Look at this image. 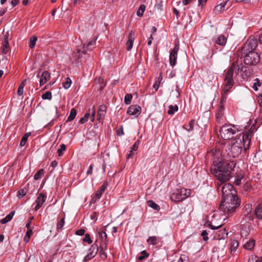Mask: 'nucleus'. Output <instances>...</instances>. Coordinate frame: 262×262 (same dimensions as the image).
I'll use <instances>...</instances> for the list:
<instances>
[{
  "label": "nucleus",
  "instance_id": "09e8293b",
  "mask_svg": "<svg viewBox=\"0 0 262 262\" xmlns=\"http://www.w3.org/2000/svg\"><path fill=\"white\" fill-rule=\"evenodd\" d=\"M163 3L162 1H160L159 2H157L155 8L157 9L159 11H161L163 10Z\"/></svg>",
  "mask_w": 262,
  "mask_h": 262
},
{
  "label": "nucleus",
  "instance_id": "1a4fd4ad",
  "mask_svg": "<svg viewBox=\"0 0 262 262\" xmlns=\"http://www.w3.org/2000/svg\"><path fill=\"white\" fill-rule=\"evenodd\" d=\"M255 129V125H252L250 128L245 133L241 134L240 136L242 137L244 142V148L245 150L248 149L251 143V137Z\"/></svg>",
  "mask_w": 262,
  "mask_h": 262
},
{
  "label": "nucleus",
  "instance_id": "a18cd8bd",
  "mask_svg": "<svg viewBox=\"0 0 262 262\" xmlns=\"http://www.w3.org/2000/svg\"><path fill=\"white\" fill-rule=\"evenodd\" d=\"M90 113H86L85 115L80 119L79 123H80L81 124H83L85 123L88 121V118L90 117Z\"/></svg>",
  "mask_w": 262,
  "mask_h": 262
},
{
  "label": "nucleus",
  "instance_id": "72a5a7b5",
  "mask_svg": "<svg viewBox=\"0 0 262 262\" xmlns=\"http://www.w3.org/2000/svg\"><path fill=\"white\" fill-rule=\"evenodd\" d=\"M249 235V230L246 227H243L241 230V235L243 239H246V237Z\"/></svg>",
  "mask_w": 262,
  "mask_h": 262
},
{
  "label": "nucleus",
  "instance_id": "473e14b6",
  "mask_svg": "<svg viewBox=\"0 0 262 262\" xmlns=\"http://www.w3.org/2000/svg\"><path fill=\"white\" fill-rule=\"evenodd\" d=\"M178 106L177 105H175L174 106H173V105H169V110L167 112V113L169 114V115H173L174 114V113L178 111Z\"/></svg>",
  "mask_w": 262,
  "mask_h": 262
},
{
  "label": "nucleus",
  "instance_id": "412c9836",
  "mask_svg": "<svg viewBox=\"0 0 262 262\" xmlns=\"http://www.w3.org/2000/svg\"><path fill=\"white\" fill-rule=\"evenodd\" d=\"M50 77V74L48 71H45L43 72L40 78V86L43 85L48 80H49Z\"/></svg>",
  "mask_w": 262,
  "mask_h": 262
},
{
  "label": "nucleus",
  "instance_id": "2eb2a0df",
  "mask_svg": "<svg viewBox=\"0 0 262 262\" xmlns=\"http://www.w3.org/2000/svg\"><path fill=\"white\" fill-rule=\"evenodd\" d=\"M233 85V84H232L228 83H225L222 93V98L220 101L221 103L224 104L226 102L227 95L229 93L230 90L232 88Z\"/></svg>",
  "mask_w": 262,
  "mask_h": 262
},
{
  "label": "nucleus",
  "instance_id": "393cba45",
  "mask_svg": "<svg viewBox=\"0 0 262 262\" xmlns=\"http://www.w3.org/2000/svg\"><path fill=\"white\" fill-rule=\"evenodd\" d=\"M232 64H234V70H235L236 74L243 70L244 68L241 61L240 62L239 61L233 62Z\"/></svg>",
  "mask_w": 262,
  "mask_h": 262
},
{
  "label": "nucleus",
  "instance_id": "680f3d73",
  "mask_svg": "<svg viewBox=\"0 0 262 262\" xmlns=\"http://www.w3.org/2000/svg\"><path fill=\"white\" fill-rule=\"evenodd\" d=\"M96 39H93L92 40H91L88 43V45H86V50H88L89 49V47L90 46H92L93 45H94L96 41Z\"/></svg>",
  "mask_w": 262,
  "mask_h": 262
},
{
  "label": "nucleus",
  "instance_id": "c85d7f7f",
  "mask_svg": "<svg viewBox=\"0 0 262 262\" xmlns=\"http://www.w3.org/2000/svg\"><path fill=\"white\" fill-rule=\"evenodd\" d=\"M76 114H77L76 110L74 108H73L71 110L70 115H69V117H68V119H67V120L66 121V122L71 121L73 120H74V119L75 118V117L76 116Z\"/></svg>",
  "mask_w": 262,
  "mask_h": 262
},
{
  "label": "nucleus",
  "instance_id": "6e6552de",
  "mask_svg": "<svg viewBox=\"0 0 262 262\" xmlns=\"http://www.w3.org/2000/svg\"><path fill=\"white\" fill-rule=\"evenodd\" d=\"M244 56V62L247 65H255L260 60L259 55L255 52H252L249 54L243 55Z\"/></svg>",
  "mask_w": 262,
  "mask_h": 262
},
{
  "label": "nucleus",
  "instance_id": "bf43d9fd",
  "mask_svg": "<svg viewBox=\"0 0 262 262\" xmlns=\"http://www.w3.org/2000/svg\"><path fill=\"white\" fill-rule=\"evenodd\" d=\"M85 233V230L83 229H80L76 231V234L78 235H83Z\"/></svg>",
  "mask_w": 262,
  "mask_h": 262
},
{
  "label": "nucleus",
  "instance_id": "9d476101",
  "mask_svg": "<svg viewBox=\"0 0 262 262\" xmlns=\"http://www.w3.org/2000/svg\"><path fill=\"white\" fill-rule=\"evenodd\" d=\"M255 129V125H252L250 128L245 133L241 134L240 136L242 137L244 142V148L245 150L248 149L251 143V137Z\"/></svg>",
  "mask_w": 262,
  "mask_h": 262
},
{
  "label": "nucleus",
  "instance_id": "7c9ffc66",
  "mask_svg": "<svg viewBox=\"0 0 262 262\" xmlns=\"http://www.w3.org/2000/svg\"><path fill=\"white\" fill-rule=\"evenodd\" d=\"M26 79L24 80L21 83L19 84L18 90L17 94L18 95H22L24 92V88L26 84Z\"/></svg>",
  "mask_w": 262,
  "mask_h": 262
},
{
  "label": "nucleus",
  "instance_id": "f03ea898",
  "mask_svg": "<svg viewBox=\"0 0 262 262\" xmlns=\"http://www.w3.org/2000/svg\"><path fill=\"white\" fill-rule=\"evenodd\" d=\"M240 205V202L237 196H234L229 199L223 200L219 206L220 211L225 214H230L233 212L236 208Z\"/></svg>",
  "mask_w": 262,
  "mask_h": 262
},
{
  "label": "nucleus",
  "instance_id": "423d86ee",
  "mask_svg": "<svg viewBox=\"0 0 262 262\" xmlns=\"http://www.w3.org/2000/svg\"><path fill=\"white\" fill-rule=\"evenodd\" d=\"M257 46V41L256 39L250 38L247 40L242 50L243 55L249 54V53L254 52Z\"/></svg>",
  "mask_w": 262,
  "mask_h": 262
},
{
  "label": "nucleus",
  "instance_id": "f704fd0d",
  "mask_svg": "<svg viewBox=\"0 0 262 262\" xmlns=\"http://www.w3.org/2000/svg\"><path fill=\"white\" fill-rule=\"evenodd\" d=\"M9 46V45L8 40H7V38H5V40L4 41L3 49V51H2V52L4 54H6L8 52Z\"/></svg>",
  "mask_w": 262,
  "mask_h": 262
},
{
  "label": "nucleus",
  "instance_id": "0e129e2a",
  "mask_svg": "<svg viewBox=\"0 0 262 262\" xmlns=\"http://www.w3.org/2000/svg\"><path fill=\"white\" fill-rule=\"evenodd\" d=\"M244 73H245V76L248 77L250 76L251 72L249 69H246V68L245 69Z\"/></svg>",
  "mask_w": 262,
  "mask_h": 262
},
{
  "label": "nucleus",
  "instance_id": "a19ab883",
  "mask_svg": "<svg viewBox=\"0 0 262 262\" xmlns=\"http://www.w3.org/2000/svg\"><path fill=\"white\" fill-rule=\"evenodd\" d=\"M261 84V82H260V81L259 80V79L258 78H256L255 80H254V82L253 83V89L255 90V91H257L258 90V86H260Z\"/></svg>",
  "mask_w": 262,
  "mask_h": 262
},
{
  "label": "nucleus",
  "instance_id": "ddd939ff",
  "mask_svg": "<svg viewBox=\"0 0 262 262\" xmlns=\"http://www.w3.org/2000/svg\"><path fill=\"white\" fill-rule=\"evenodd\" d=\"M141 107L137 105H130L127 111V113L129 115L138 117L141 113Z\"/></svg>",
  "mask_w": 262,
  "mask_h": 262
},
{
  "label": "nucleus",
  "instance_id": "58836bf2",
  "mask_svg": "<svg viewBox=\"0 0 262 262\" xmlns=\"http://www.w3.org/2000/svg\"><path fill=\"white\" fill-rule=\"evenodd\" d=\"M37 40V38L36 36H34L32 37L31 38H30V43H29V47L31 49H32L34 47V46L36 45V42Z\"/></svg>",
  "mask_w": 262,
  "mask_h": 262
},
{
  "label": "nucleus",
  "instance_id": "de8ad7c7",
  "mask_svg": "<svg viewBox=\"0 0 262 262\" xmlns=\"http://www.w3.org/2000/svg\"><path fill=\"white\" fill-rule=\"evenodd\" d=\"M66 149V146L62 144L60 145V147L59 149L57 150V153L58 154L59 156H61L62 155V151H65Z\"/></svg>",
  "mask_w": 262,
  "mask_h": 262
},
{
  "label": "nucleus",
  "instance_id": "338daca9",
  "mask_svg": "<svg viewBox=\"0 0 262 262\" xmlns=\"http://www.w3.org/2000/svg\"><path fill=\"white\" fill-rule=\"evenodd\" d=\"M93 168V165L92 164L90 165V166H89V168L86 172L87 174L89 175V174H92Z\"/></svg>",
  "mask_w": 262,
  "mask_h": 262
},
{
  "label": "nucleus",
  "instance_id": "6ab92c4d",
  "mask_svg": "<svg viewBox=\"0 0 262 262\" xmlns=\"http://www.w3.org/2000/svg\"><path fill=\"white\" fill-rule=\"evenodd\" d=\"M225 107L224 104L221 103L218 108L217 112L216 114V120L218 122H221L223 120V117L224 114Z\"/></svg>",
  "mask_w": 262,
  "mask_h": 262
},
{
  "label": "nucleus",
  "instance_id": "b1692460",
  "mask_svg": "<svg viewBox=\"0 0 262 262\" xmlns=\"http://www.w3.org/2000/svg\"><path fill=\"white\" fill-rule=\"evenodd\" d=\"M159 238L156 236H150L146 241L149 245L152 246L156 245L158 244Z\"/></svg>",
  "mask_w": 262,
  "mask_h": 262
},
{
  "label": "nucleus",
  "instance_id": "603ef678",
  "mask_svg": "<svg viewBox=\"0 0 262 262\" xmlns=\"http://www.w3.org/2000/svg\"><path fill=\"white\" fill-rule=\"evenodd\" d=\"M243 178V176L242 175L237 176L234 182V184L237 186L239 185L241 183V180Z\"/></svg>",
  "mask_w": 262,
  "mask_h": 262
},
{
  "label": "nucleus",
  "instance_id": "7ed1b4c3",
  "mask_svg": "<svg viewBox=\"0 0 262 262\" xmlns=\"http://www.w3.org/2000/svg\"><path fill=\"white\" fill-rule=\"evenodd\" d=\"M232 143L230 152L228 153V155L230 157L237 158L241 154L243 146L244 147V142L242 139V137L239 136L238 138H235Z\"/></svg>",
  "mask_w": 262,
  "mask_h": 262
},
{
  "label": "nucleus",
  "instance_id": "6e6d98bb",
  "mask_svg": "<svg viewBox=\"0 0 262 262\" xmlns=\"http://www.w3.org/2000/svg\"><path fill=\"white\" fill-rule=\"evenodd\" d=\"M139 144V141H136L135 142V143L134 144V145H133L130 150H132L134 151H136L138 148Z\"/></svg>",
  "mask_w": 262,
  "mask_h": 262
},
{
  "label": "nucleus",
  "instance_id": "79ce46f5",
  "mask_svg": "<svg viewBox=\"0 0 262 262\" xmlns=\"http://www.w3.org/2000/svg\"><path fill=\"white\" fill-rule=\"evenodd\" d=\"M99 237L101 239L102 241H104L106 239L107 235L105 231L103 230H99L98 231Z\"/></svg>",
  "mask_w": 262,
  "mask_h": 262
},
{
  "label": "nucleus",
  "instance_id": "f257e3e1",
  "mask_svg": "<svg viewBox=\"0 0 262 262\" xmlns=\"http://www.w3.org/2000/svg\"><path fill=\"white\" fill-rule=\"evenodd\" d=\"M235 166V163L234 162L231 161L229 162V163L220 164L217 170L215 171V170H214V171L212 172L215 173L217 180L221 183L219 188L221 186L223 200H225L226 199L237 196L235 194V190L233 189V186L231 184L226 183L221 186L223 183L229 181L231 177V172Z\"/></svg>",
  "mask_w": 262,
  "mask_h": 262
},
{
  "label": "nucleus",
  "instance_id": "f8f14e48",
  "mask_svg": "<svg viewBox=\"0 0 262 262\" xmlns=\"http://www.w3.org/2000/svg\"><path fill=\"white\" fill-rule=\"evenodd\" d=\"M107 107L104 104H101L99 106L97 120L99 123H103L106 114Z\"/></svg>",
  "mask_w": 262,
  "mask_h": 262
},
{
  "label": "nucleus",
  "instance_id": "5fc2aeb1",
  "mask_svg": "<svg viewBox=\"0 0 262 262\" xmlns=\"http://www.w3.org/2000/svg\"><path fill=\"white\" fill-rule=\"evenodd\" d=\"M201 236L203 237V239L204 241H207L208 239V232L206 230H203L201 234Z\"/></svg>",
  "mask_w": 262,
  "mask_h": 262
},
{
  "label": "nucleus",
  "instance_id": "774afa93",
  "mask_svg": "<svg viewBox=\"0 0 262 262\" xmlns=\"http://www.w3.org/2000/svg\"><path fill=\"white\" fill-rule=\"evenodd\" d=\"M258 101L260 106L262 107V94L258 97Z\"/></svg>",
  "mask_w": 262,
  "mask_h": 262
},
{
  "label": "nucleus",
  "instance_id": "864d4df0",
  "mask_svg": "<svg viewBox=\"0 0 262 262\" xmlns=\"http://www.w3.org/2000/svg\"><path fill=\"white\" fill-rule=\"evenodd\" d=\"M83 242L87 243L89 244H91L92 243V241L91 238L90 234H86L85 235V237L83 238Z\"/></svg>",
  "mask_w": 262,
  "mask_h": 262
},
{
  "label": "nucleus",
  "instance_id": "aec40b11",
  "mask_svg": "<svg viewBox=\"0 0 262 262\" xmlns=\"http://www.w3.org/2000/svg\"><path fill=\"white\" fill-rule=\"evenodd\" d=\"M135 38V33L133 31H131L129 34L128 41L126 42V49L127 51H129L132 48Z\"/></svg>",
  "mask_w": 262,
  "mask_h": 262
},
{
  "label": "nucleus",
  "instance_id": "a878e982",
  "mask_svg": "<svg viewBox=\"0 0 262 262\" xmlns=\"http://www.w3.org/2000/svg\"><path fill=\"white\" fill-rule=\"evenodd\" d=\"M14 213H15L14 211L11 212L5 217H4V219H3L1 220V221H0L1 223L4 224H6V223H8V222L12 220L13 215H14Z\"/></svg>",
  "mask_w": 262,
  "mask_h": 262
},
{
  "label": "nucleus",
  "instance_id": "c03bdc74",
  "mask_svg": "<svg viewBox=\"0 0 262 262\" xmlns=\"http://www.w3.org/2000/svg\"><path fill=\"white\" fill-rule=\"evenodd\" d=\"M27 193V190L26 188L21 189L17 192V196L18 198H21L25 196Z\"/></svg>",
  "mask_w": 262,
  "mask_h": 262
},
{
  "label": "nucleus",
  "instance_id": "2f4dec72",
  "mask_svg": "<svg viewBox=\"0 0 262 262\" xmlns=\"http://www.w3.org/2000/svg\"><path fill=\"white\" fill-rule=\"evenodd\" d=\"M32 234H33L32 229H28V230L26 233V235L24 236V241L26 243L29 242L30 241L31 236L32 235Z\"/></svg>",
  "mask_w": 262,
  "mask_h": 262
},
{
  "label": "nucleus",
  "instance_id": "69168bd1",
  "mask_svg": "<svg viewBox=\"0 0 262 262\" xmlns=\"http://www.w3.org/2000/svg\"><path fill=\"white\" fill-rule=\"evenodd\" d=\"M160 83L159 81H156L153 85V87L154 89H155L156 91H157L159 87Z\"/></svg>",
  "mask_w": 262,
  "mask_h": 262
},
{
  "label": "nucleus",
  "instance_id": "3c124183",
  "mask_svg": "<svg viewBox=\"0 0 262 262\" xmlns=\"http://www.w3.org/2000/svg\"><path fill=\"white\" fill-rule=\"evenodd\" d=\"M64 224V219L62 218L60 221L57 224V229L60 230L62 229Z\"/></svg>",
  "mask_w": 262,
  "mask_h": 262
},
{
  "label": "nucleus",
  "instance_id": "052dcab7",
  "mask_svg": "<svg viewBox=\"0 0 262 262\" xmlns=\"http://www.w3.org/2000/svg\"><path fill=\"white\" fill-rule=\"evenodd\" d=\"M103 191L100 190V189H98L97 191H96V194H95V196H96V197L97 198H99L100 199L102 195V194L103 193Z\"/></svg>",
  "mask_w": 262,
  "mask_h": 262
},
{
  "label": "nucleus",
  "instance_id": "49530a36",
  "mask_svg": "<svg viewBox=\"0 0 262 262\" xmlns=\"http://www.w3.org/2000/svg\"><path fill=\"white\" fill-rule=\"evenodd\" d=\"M41 97L43 99L51 100L52 99V94L49 91L46 92L42 95Z\"/></svg>",
  "mask_w": 262,
  "mask_h": 262
},
{
  "label": "nucleus",
  "instance_id": "37998d69",
  "mask_svg": "<svg viewBox=\"0 0 262 262\" xmlns=\"http://www.w3.org/2000/svg\"><path fill=\"white\" fill-rule=\"evenodd\" d=\"M133 96L131 94H127L124 97V102L126 104L130 103Z\"/></svg>",
  "mask_w": 262,
  "mask_h": 262
},
{
  "label": "nucleus",
  "instance_id": "bb28decb",
  "mask_svg": "<svg viewBox=\"0 0 262 262\" xmlns=\"http://www.w3.org/2000/svg\"><path fill=\"white\" fill-rule=\"evenodd\" d=\"M238 247V242L236 239H233L231 241L230 249L231 253L233 254L237 249Z\"/></svg>",
  "mask_w": 262,
  "mask_h": 262
},
{
  "label": "nucleus",
  "instance_id": "cd10ccee",
  "mask_svg": "<svg viewBox=\"0 0 262 262\" xmlns=\"http://www.w3.org/2000/svg\"><path fill=\"white\" fill-rule=\"evenodd\" d=\"M255 214L258 219H262V205H258L255 209Z\"/></svg>",
  "mask_w": 262,
  "mask_h": 262
},
{
  "label": "nucleus",
  "instance_id": "9b49d317",
  "mask_svg": "<svg viewBox=\"0 0 262 262\" xmlns=\"http://www.w3.org/2000/svg\"><path fill=\"white\" fill-rule=\"evenodd\" d=\"M179 50V45H176L174 48L170 51L169 55V63L173 67L176 64V60L178 57V53Z\"/></svg>",
  "mask_w": 262,
  "mask_h": 262
},
{
  "label": "nucleus",
  "instance_id": "4468645a",
  "mask_svg": "<svg viewBox=\"0 0 262 262\" xmlns=\"http://www.w3.org/2000/svg\"><path fill=\"white\" fill-rule=\"evenodd\" d=\"M234 64H232L231 67L225 74V81L226 83L233 84V74L234 71Z\"/></svg>",
  "mask_w": 262,
  "mask_h": 262
},
{
  "label": "nucleus",
  "instance_id": "4c0bfd02",
  "mask_svg": "<svg viewBox=\"0 0 262 262\" xmlns=\"http://www.w3.org/2000/svg\"><path fill=\"white\" fill-rule=\"evenodd\" d=\"M72 83V80L69 77H67L66 81L63 82L62 86L65 89H68L70 88Z\"/></svg>",
  "mask_w": 262,
  "mask_h": 262
},
{
  "label": "nucleus",
  "instance_id": "e2e57ef3",
  "mask_svg": "<svg viewBox=\"0 0 262 262\" xmlns=\"http://www.w3.org/2000/svg\"><path fill=\"white\" fill-rule=\"evenodd\" d=\"M93 257H90V255L89 253L87 254L86 256H85L83 258V261L86 262L92 259Z\"/></svg>",
  "mask_w": 262,
  "mask_h": 262
},
{
  "label": "nucleus",
  "instance_id": "13d9d810",
  "mask_svg": "<svg viewBox=\"0 0 262 262\" xmlns=\"http://www.w3.org/2000/svg\"><path fill=\"white\" fill-rule=\"evenodd\" d=\"M27 141V139L26 138V137L23 136L20 142V146H24L25 145Z\"/></svg>",
  "mask_w": 262,
  "mask_h": 262
},
{
  "label": "nucleus",
  "instance_id": "4d7b16f0",
  "mask_svg": "<svg viewBox=\"0 0 262 262\" xmlns=\"http://www.w3.org/2000/svg\"><path fill=\"white\" fill-rule=\"evenodd\" d=\"M107 186H108L107 182L104 181L103 182V184L100 187L99 189L103 191V192H104V191H105V189L106 188V187H107Z\"/></svg>",
  "mask_w": 262,
  "mask_h": 262
},
{
  "label": "nucleus",
  "instance_id": "dca6fc26",
  "mask_svg": "<svg viewBox=\"0 0 262 262\" xmlns=\"http://www.w3.org/2000/svg\"><path fill=\"white\" fill-rule=\"evenodd\" d=\"M46 200V196L43 193H40L39 194L35 201L36 205L34 208L35 211H37L41 207Z\"/></svg>",
  "mask_w": 262,
  "mask_h": 262
},
{
  "label": "nucleus",
  "instance_id": "0eeeda50",
  "mask_svg": "<svg viewBox=\"0 0 262 262\" xmlns=\"http://www.w3.org/2000/svg\"><path fill=\"white\" fill-rule=\"evenodd\" d=\"M231 125H223L220 129V132L222 138L224 140H229L233 137L235 130Z\"/></svg>",
  "mask_w": 262,
  "mask_h": 262
},
{
  "label": "nucleus",
  "instance_id": "c9c22d12",
  "mask_svg": "<svg viewBox=\"0 0 262 262\" xmlns=\"http://www.w3.org/2000/svg\"><path fill=\"white\" fill-rule=\"evenodd\" d=\"M44 174V170L43 169H39L34 176V179L36 180L40 179Z\"/></svg>",
  "mask_w": 262,
  "mask_h": 262
},
{
  "label": "nucleus",
  "instance_id": "c756f323",
  "mask_svg": "<svg viewBox=\"0 0 262 262\" xmlns=\"http://www.w3.org/2000/svg\"><path fill=\"white\" fill-rule=\"evenodd\" d=\"M147 204L148 206L155 210H159L160 207L156 203H155L152 200H149L147 202Z\"/></svg>",
  "mask_w": 262,
  "mask_h": 262
},
{
  "label": "nucleus",
  "instance_id": "8fccbe9b",
  "mask_svg": "<svg viewBox=\"0 0 262 262\" xmlns=\"http://www.w3.org/2000/svg\"><path fill=\"white\" fill-rule=\"evenodd\" d=\"M227 1H226L225 2H224L222 4H221L220 5L216 6L215 8V10L217 11H221L223 10H224L225 6L227 3Z\"/></svg>",
  "mask_w": 262,
  "mask_h": 262
},
{
  "label": "nucleus",
  "instance_id": "ea45409f",
  "mask_svg": "<svg viewBox=\"0 0 262 262\" xmlns=\"http://www.w3.org/2000/svg\"><path fill=\"white\" fill-rule=\"evenodd\" d=\"M194 124V120H191L189 121L188 125L184 126V127L188 132H190L193 130V126Z\"/></svg>",
  "mask_w": 262,
  "mask_h": 262
},
{
  "label": "nucleus",
  "instance_id": "f3484780",
  "mask_svg": "<svg viewBox=\"0 0 262 262\" xmlns=\"http://www.w3.org/2000/svg\"><path fill=\"white\" fill-rule=\"evenodd\" d=\"M86 52V50L84 46H83L82 49H78L76 52H74L73 54V57H72L71 60H72L73 62H76L81 57V54H85Z\"/></svg>",
  "mask_w": 262,
  "mask_h": 262
},
{
  "label": "nucleus",
  "instance_id": "5701e85b",
  "mask_svg": "<svg viewBox=\"0 0 262 262\" xmlns=\"http://www.w3.org/2000/svg\"><path fill=\"white\" fill-rule=\"evenodd\" d=\"M214 41L220 46H224L226 43L227 39L224 35H220L215 39Z\"/></svg>",
  "mask_w": 262,
  "mask_h": 262
},
{
  "label": "nucleus",
  "instance_id": "39448f33",
  "mask_svg": "<svg viewBox=\"0 0 262 262\" xmlns=\"http://www.w3.org/2000/svg\"><path fill=\"white\" fill-rule=\"evenodd\" d=\"M221 157L222 152L221 150L218 148H214L207 152L206 155V160L208 162H210V163H212L213 164L218 163L219 166L220 164L225 163H221L219 162L221 159Z\"/></svg>",
  "mask_w": 262,
  "mask_h": 262
},
{
  "label": "nucleus",
  "instance_id": "a211bd4d",
  "mask_svg": "<svg viewBox=\"0 0 262 262\" xmlns=\"http://www.w3.org/2000/svg\"><path fill=\"white\" fill-rule=\"evenodd\" d=\"M243 247L248 250H251L253 249L255 246V240L253 238H250L248 240V239H243Z\"/></svg>",
  "mask_w": 262,
  "mask_h": 262
},
{
  "label": "nucleus",
  "instance_id": "e433bc0d",
  "mask_svg": "<svg viewBox=\"0 0 262 262\" xmlns=\"http://www.w3.org/2000/svg\"><path fill=\"white\" fill-rule=\"evenodd\" d=\"M145 10V6L144 5H141L137 11V16L141 17L142 16Z\"/></svg>",
  "mask_w": 262,
  "mask_h": 262
},
{
  "label": "nucleus",
  "instance_id": "20e7f679",
  "mask_svg": "<svg viewBox=\"0 0 262 262\" xmlns=\"http://www.w3.org/2000/svg\"><path fill=\"white\" fill-rule=\"evenodd\" d=\"M191 195V190L184 188L177 189L170 194V199L173 202L182 201Z\"/></svg>",
  "mask_w": 262,
  "mask_h": 262
},
{
  "label": "nucleus",
  "instance_id": "4be33fe9",
  "mask_svg": "<svg viewBox=\"0 0 262 262\" xmlns=\"http://www.w3.org/2000/svg\"><path fill=\"white\" fill-rule=\"evenodd\" d=\"M98 246L96 244H94L91 246L88 251L90 257H94L95 256L98 252Z\"/></svg>",
  "mask_w": 262,
  "mask_h": 262
}]
</instances>
